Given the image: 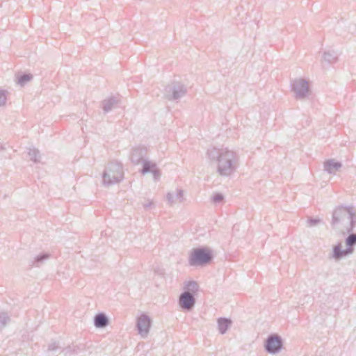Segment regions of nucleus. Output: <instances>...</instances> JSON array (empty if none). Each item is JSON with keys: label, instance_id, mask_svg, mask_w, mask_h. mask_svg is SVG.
<instances>
[{"label": "nucleus", "instance_id": "nucleus-1", "mask_svg": "<svg viewBox=\"0 0 356 356\" xmlns=\"http://www.w3.org/2000/svg\"><path fill=\"white\" fill-rule=\"evenodd\" d=\"M207 156L211 162L217 164V172L220 176L228 177L237 168L238 157L236 152L227 148L212 147L207 149Z\"/></svg>", "mask_w": 356, "mask_h": 356}, {"label": "nucleus", "instance_id": "nucleus-2", "mask_svg": "<svg viewBox=\"0 0 356 356\" xmlns=\"http://www.w3.org/2000/svg\"><path fill=\"white\" fill-rule=\"evenodd\" d=\"M341 225L346 231L350 233L356 225V214L350 207H339L332 213V225L337 227Z\"/></svg>", "mask_w": 356, "mask_h": 356}, {"label": "nucleus", "instance_id": "nucleus-3", "mask_svg": "<svg viewBox=\"0 0 356 356\" xmlns=\"http://www.w3.org/2000/svg\"><path fill=\"white\" fill-rule=\"evenodd\" d=\"M123 178L122 165L118 161L109 163L102 173V183L106 186L120 183Z\"/></svg>", "mask_w": 356, "mask_h": 356}, {"label": "nucleus", "instance_id": "nucleus-4", "mask_svg": "<svg viewBox=\"0 0 356 356\" xmlns=\"http://www.w3.org/2000/svg\"><path fill=\"white\" fill-rule=\"evenodd\" d=\"M213 259V250L206 246H201L191 250L188 257L191 266H205Z\"/></svg>", "mask_w": 356, "mask_h": 356}, {"label": "nucleus", "instance_id": "nucleus-5", "mask_svg": "<svg viewBox=\"0 0 356 356\" xmlns=\"http://www.w3.org/2000/svg\"><path fill=\"white\" fill-rule=\"evenodd\" d=\"M187 92L186 86L180 83H172L165 88L164 96L168 100L177 101Z\"/></svg>", "mask_w": 356, "mask_h": 356}, {"label": "nucleus", "instance_id": "nucleus-6", "mask_svg": "<svg viewBox=\"0 0 356 356\" xmlns=\"http://www.w3.org/2000/svg\"><path fill=\"white\" fill-rule=\"evenodd\" d=\"M283 347V340L277 334L268 335L264 343L265 350L270 354H277L281 351Z\"/></svg>", "mask_w": 356, "mask_h": 356}, {"label": "nucleus", "instance_id": "nucleus-7", "mask_svg": "<svg viewBox=\"0 0 356 356\" xmlns=\"http://www.w3.org/2000/svg\"><path fill=\"white\" fill-rule=\"evenodd\" d=\"M291 90L297 99H302L309 93L308 82L303 79H295L291 83Z\"/></svg>", "mask_w": 356, "mask_h": 356}, {"label": "nucleus", "instance_id": "nucleus-8", "mask_svg": "<svg viewBox=\"0 0 356 356\" xmlns=\"http://www.w3.org/2000/svg\"><path fill=\"white\" fill-rule=\"evenodd\" d=\"M151 325L152 320L146 314H141L137 318L136 330L142 338L145 339L148 336Z\"/></svg>", "mask_w": 356, "mask_h": 356}, {"label": "nucleus", "instance_id": "nucleus-9", "mask_svg": "<svg viewBox=\"0 0 356 356\" xmlns=\"http://www.w3.org/2000/svg\"><path fill=\"white\" fill-rule=\"evenodd\" d=\"M179 303L183 309L191 310L195 304V298L193 293L184 291L179 296Z\"/></svg>", "mask_w": 356, "mask_h": 356}, {"label": "nucleus", "instance_id": "nucleus-10", "mask_svg": "<svg viewBox=\"0 0 356 356\" xmlns=\"http://www.w3.org/2000/svg\"><path fill=\"white\" fill-rule=\"evenodd\" d=\"M147 148L143 146H138L133 148L130 159L134 164L138 165L145 160Z\"/></svg>", "mask_w": 356, "mask_h": 356}, {"label": "nucleus", "instance_id": "nucleus-11", "mask_svg": "<svg viewBox=\"0 0 356 356\" xmlns=\"http://www.w3.org/2000/svg\"><path fill=\"white\" fill-rule=\"evenodd\" d=\"M348 254H351L350 252L347 251V248L343 250L341 243H338L337 245H334L332 248V257L336 261H339Z\"/></svg>", "mask_w": 356, "mask_h": 356}, {"label": "nucleus", "instance_id": "nucleus-12", "mask_svg": "<svg viewBox=\"0 0 356 356\" xmlns=\"http://www.w3.org/2000/svg\"><path fill=\"white\" fill-rule=\"evenodd\" d=\"M108 323L109 319L103 312L97 314L94 317V325L97 328L106 327Z\"/></svg>", "mask_w": 356, "mask_h": 356}, {"label": "nucleus", "instance_id": "nucleus-13", "mask_svg": "<svg viewBox=\"0 0 356 356\" xmlns=\"http://www.w3.org/2000/svg\"><path fill=\"white\" fill-rule=\"evenodd\" d=\"M342 166V164L339 161H335L333 159H330L326 161L324 163V169L325 171H327L329 174L334 173L336 171H337Z\"/></svg>", "mask_w": 356, "mask_h": 356}, {"label": "nucleus", "instance_id": "nucleus-14", "mask_svg": "<svg viewBox=\"0 0 356 356\" xmlns=\"http://www.w3.org/2000/svg\"><path fill=\"white\" fill-rule=\"evenodd\" d=\"M169 204H172L177 202H181L184 200V191L181 189L177 191L176 193H168L166 195Z\"/></svg>", "mask_w": 356, "mask_h": 356}, {"label": "nucleus", "instance_id": "nucleus-15", "mask_svg": "<svg viewBox=\"0 0 356 356\" xmlns=\"http://www.w3.org/2000/svg\"><path fill=\"white\" fill-rule=\"evenodd\" d=\"M232 325V321L229 318L221 317L218 319V327L220 334L226 333Z\"/></svg>", "mask_w": 356, "mask_h": 356}, {"label": "nucleus", "instance_id": "nucleus-16", "mask_svg": "<svg viewBox=\"0 0 356 356\" xmlns=\"http://www.w3.org/2000/svg\"><path fill=\"white\" fill-rule=\"evenodd\" d=\"M118 104V100L113 97L104 99L102 102V108L105 113L110 112Z\"/></svg>", "mask_w": 356, "mask_h": 356}, {"label": "nucleus", "instance_id": "nucleus-17", "mask_svg": "<svg viewBox=\"0 0 356 356\" xmlns=\"http://www.w3.org/2000/svg\"><path fill=\"white\" fill-rule=\"evenodd\" d=\"M323 59L330 64L336 63L338 60V54L334 51H326L323 53Z\"/></svg>", "mask_w": 356, "mask_h": 356}, {"label": "nucleus", "instance_id": "nucleus-18", "mask_svg": "<svg viewBox=\"0 0 356 356\" xmlns=\"http://www.w3.org/2000/svg\"><path fill=\"white\" fill-rule=\"evenodd\" d=\"M143 168L141 169V173L145 175L149 172H152L153 170L156 168V164L152 161L145 159L143 162Z\"/></svg>", "mask_w": 356, "mask_h": 356}, {"label": "nucleus", "instance_id": "nucleus-19", "mask_svg": "<svg viewBox=\"0 0 356 356\" xmlns=\"http://www.w3.org/2000/svg\"><path fill=\"white\" fill-rule=\"evenodd\" d=\"M352 232H353L348 233L349 235L346 238L347 251H350L351 254L354 251L353 247L356 245V234H353Z\"/></svg>", "mask_w": 356, "mask_h": 356}, {"label": "nucleus", "instance_id": "nucleus-20", "mask_svg": "<svg viewBox=\"0 0 356 356\" xmlns=\"http://www.w3.org/2000/svg\"><path fill=\"white\" fill-rule=\"evenodd\" d=\"M28 155L30 160L34 163H40L41 159V155L40 151L35 147H29L28 149Z\"/></svg>", "mask_w": 356, "mask_h": 356}, {"label": "nucleus", "instance_id": "nucleus-21", "mask_svg": "<svg viewBox=\"0 0 356 356\" xmlns=\"http://www.w3.org/2000/svg\"><path fill=\"white\" fill-rule=\"evenodd\" d=\"M33 79L31 74H22L17 77V83L21 86H24L26 83Z\"/></svg>", "mask_w": 356, "mask_h": 356}, {"label": "nucleus", "instance_id": "nucleus-22", "mask_svg": "<svg viewBox=\"0 0 356 356\" xmlns=\"http://www.w3.org/2000/svg\"><path fill=\"white\" fill-rule=\"evenodd\" d=\"M49 257V254L48 253H41L35 257L33 264L35 266H39L45 260L48 259Z\"/></svg>", "mask_w": 356, "mask_h": 356}, {"label": "nucleus", "instance_id": "nucleus-23", "mask_svg": "<svg viewBox=\"0 0 356 356\" xmlns=\"http://www.w3.org/2000/svg\"><path fill=\"white\" fill-rule=\"evenodd\" d=\"M60 349L61 348L58 346V344L56 342H53L50 343L48 346L47 356H56L54 354V353H56L58 350Z\"/></svg>", "mask_w": 356, "mask_h": 356}, {"label": "nucleus", "instance_id": "nucleus-24", "mask_svg": "<svg viewBox=\"0 0 356 356\" xmlns=\"http://www.w3.org/2000/svg\"><path fill=\"white\" fill-rule=\"evenodd\" d=\"M10 316L6 312H0V330L4 328L10 322Z\"/></svg>", "mask_w": 356, "mask_h": 356}, {"label": "nucleus", "instance_id": "nucleus-25", "mask_svg": "<svg viewBox=\"0 0 356 356\" xmlns=\"http://www.w3.org/2000/svg\"><path fill=\"white\" fill-rule=\"evenodd\" d=\"M185 291H188V293L193 294L198 290V284L195 281L188 282L185 286Z\"/></svg>", "mask_w": 356, "mask_h": 356}, {"label": "nucleus", "instance_id": "nucleus-26", "mask_svg": "<svg viewBox=\"0 0 356 356\" xmlns=\"http://www.w3.org/2000/svg\"><path fill=\"white\" fill-rule=\"evenodd\" d=\"M7 91L0 89V106H3L6 104L7 100Z\"/></svg>", "mask_w": 356, "mask_h": 356}, {"label": "nucleus", "instance_id": "nucleus-27", "mask_svg": "<svg viewBox=\"0 0 356 356\" xmlns=\"http://www.w3.org/2000/svg\"><path fill=\"white\" fill-rule=\"evenodd\" d=\"M224 200V196L221 193H215L212 197V201L215 204L221 203Z\"/></svg>", "mask_w": 356, "mask_h": 356}, {"label": "nucleus", "instance_id": "nucleus-28", "mask_svg": "<svg viewBox=\"0 0 356 356\" xmlns=\"http://www.w3.org/2000/svg\"><path fill=\"white\" fill-rule=\"evenodd\" d=\"M152 173L155 180H158L161 175V171L157 167L153 170Z\"/></svg>", "mask_w": 356, "mask_h": 356}, {"label": "nucleus", "instance_id": "nucleus-29", "mask_svg": "<svg viewBox=\"0 0 356 356\" xmlns=\"http://www.w3.org/2000/svg\"><path fill=\"white\" fill-rule=\"evenodd\" d=\"M308 224L310 227H313V226H315L319 222H320V220L318 219V218H311L308 220Z\"/></svg>", "mask_w": 356, "mask_h": 356}, {"label": "nucleus", "instance_id": "nucleus-30", "mask_svg": "<svg viewBox=\"0 0 356 356\" xmlns=\"http://www.w3.org/2000/svg\"><path fill=\"white\" fill-rule=\"evenodd\" d=\"M154 205V202L152 200H147L146 202L143 204V207L145 209H147L151 208Z\"/></svg>", "mask_w": 356, "mask_h": 356}, {"label": "nucleus", "instance_id": "nucleus-31", "mask_svg": "<svg viewBox=\"0 0 356 356\" xmlns=\"http://www.w3.org/2000/svg\"><path fill=\"white\" fill-rule=\"evenodd\" d=\"M4 149V147L3 146V145L1 143H0V150H3Z\"/></svg>", "mask_w": 356, "mask_h": 356}]
</instances>
